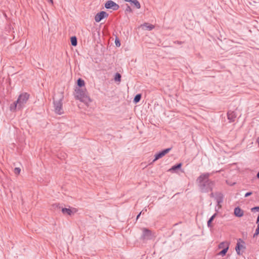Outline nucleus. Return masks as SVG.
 Returning a JSON list of instances; mask_svg holds the SVG:
<instances>
[{"label":"nucleus","mask_w":259,"mask_h":259,"mask_svg":"<svg viewBox=\"0 0 259 259\" xmlns=\"http://www.w3.org/2000/svg\"><path fill=\"white\" fill-rule=\"evenodd\" d=\"M210 176V174L204 173L197 178L196 181L201 192L206 193L212 190L214 183L208 179Z\"/></svg>","instance_id":"nucleus-1"},{"label":"nucleus","mask_w":259,"mask_h":259,"mask_svg":"<svg viewBox=\"0 0 259 259\" xmlns=\"http://www.w3.org/2000/svg\"><path fill=\"white\" fill-rule=\"evenodd\" d=\"M29 98V95L26 93L20 94L17 100L11 105L10 110L11 111H14L17 108L20 109L26 103Z\"/></svg>","instance_id":"nucleus-2"},{"label":"nucleus","mask_w":259,"mask_h":259,"mask_svg":"<svg viewBox=\"0 0 259 259\" xmlns=\"http://www.w3.org/2000/svg\"><path fill=\"white\" fill-rule=\"evenodd\" d=\"M75 98L81 102L87 103L91 102L90 97L87 94L86 89L76 88L75 90Z\"/></svg>","instance_id":"nucleus-3"},{"label":"nucleus","mask_w":259,"mask_h":259,"mask_svg":"<svg viewBox=\"0 0 259 259\" xmlns=\"http://www.w3.org/2000/svg\"><path fill=\"white\" fill-rule=\"evenodd\" d=\"M64 98L63 93H61L59 95V99L58 100H55V97H54V110L56 113L61 115L64 113L62 108V101Z\"/></svg>","instance_id":"nucleus-4"},{"label":"nucleus","mask_w":259,"mask_h":259,"mask_svg":"<svg viewBox=\"0 0 259 259\" xmlns=\"http://www.w3.org/2000/svg\"><path fill=\"white\" fill-rule=\"evenodd\" d=\"M142 231L140 239L143 241L151 240L155 237V233L146 228H142Z\"/></svg>","instance_id":"nucleus-5"},{"label":"nucleus","mask_w":259,"mask_h":259,"mask_svg":"<svg viewBox=\"0 0 259 259\" xmlns=\"http://www.w3.org/2000/svg\"><path fill=\"white\" fill-rule=\"evenodd\" d=\"M105 7L106 9H111L113 10L116 11L119 8V6L118 4L115 3L112 1H108L105 4Z\"/></svg>","instance_id":"nucleus-6"},{"label":"nucleus","mask_w":259,"mask_h":259,"mask_svg":"<svg viewBox=\"0 0 259 259\" xmlns=\"http://www.w3.org/2000/svg\"><path fill=\"white\" fill-rule=\"evenodd\" d=\"M108 14L105 11H101L100 13H97L95 17V20L96 22H99L103 18L107 17Z\"/></svg>","instance_id":"nucleus-7"},{"label":"nucleus","mask_w":259,"mask_h":259,"mask_svg":"<svg viewBox=\"0 0 259 259\" xmlns=\"http://www.w3.org/2000/svg\"><path fill=\"white\" fill-rule=\"evenodd\" d=\"M170 150H171L170 148H167V149H165L159 152V153L156 154L155 155V158L153 160V162H154V161H156L157 160H158V159L162 158L165 154L168 153L170 151Z\"/></svg>","instance_id":"nucleus-8"},{"label":"nucleus","mask_w":259,"mask_h":259,"mask_svg":"<svg viewBox=\"0 0 259 259\" xmlns=\"http://www.w3.org/2000/svg\"><path fill=\"white\" fill-rule=\"evenodd\" d=\"M215 199L218 203V205H220V204L223 201L224 196L222 193L219 192L215 193Z\"/></svg>","instance_id":"nucleus-9"},{"label":"nucleus","mask_w":259,"mask_h":259,"mask_svg":"<svg viewBox=\"0 0 259 259\" xmlns=\"http://www.w3.org/2000/svg\"><path fill=\"white\" fill-rule=\"evenodd\" d=\"M227 116L228 119L230 120V122H233L234 121V119L236 117V115L235 112L229 111L228 112Z\"/></svg>","instance_id":"nucleus-10"},{"label":"nucleus","mask_w":259,"mask_h":259,"mask_svg":"<svg viewBox=\"0 0 259 259\" xmlns=\"http://www.w3.org/2000/svg\"><path fill=\"white\" fill-rule=\"evenodd\" d=\"M243 211L239 207L234 209V214L238 217H241L243 215Z\"/></svg>","instance_id":"nucleus-11"},{"label":"nucleus","mask_w":259,"mask_h":259,"mask_svg":"<svg viewBox=\"0 0 259 259\" xmlns=\"http://www.w3.org/2000/svg\"><path fill=\"white\" fill-rule=\"evenodd\" d=\"M62 212L64 214L66 213L68 215H71L72 212V210L70 209L67 208H63L62 209Z\"/></svg>","instance_id":"nucleus-12"},{"label":"nucleus","mask_w":259,"mask_h":259,"mask_svg":"<svg viewBox=\"0 0 259 259\" xmlns=\"http://www.w3.org/2000/svg\"><path fill=\"white\" fill-rule=\"evenodd\" d=\"M243 246L241 245L239 243H237V245L236 246V251L238 254L240 255V249L243 248Z\"/></svg>","instance_id":"nucleus-13"},{"label":"nucleus","mask_w":259,"mask_h":259,"mask_svg":"<svg viewBox=\"0 0 259 259\" xmlns=\"http://www.w3.org/2000/svg\"><path fill=\"white\" fill-rule=\"evenodd\" d=\"M217 215V213H215L213 215H212L210 218L209 219V220L207 221V226L208 227H211L212 226L211 225V223L212 221L214 220L215 217Z\"/></svg>","instance_id":"nucleus-14"},{"label":"nucleus","mask_w":259,"mask_h":259,"mask_svg":"<svg viewBox=\"0 0 259 259\" xmlns=\"http://www.w3.org/2000/svg\"><path fill=\"white\" fill-rule=\"evenodd\" d=\"M71 43L73 46H76L77 44V38L75 36L71 37Z\"/></svg>","instance_id":"nucleus-15"},{"label":"nucleus","mask_w":259,"mask_h":259,"mask_svg":"<svg viewBox=\"0 0 259 259\" xmlns=\"http://www.w3.org/2000/svg\"><path fill=\"white\" fill-rule=\"evenodd\" d=\"M141 97L142 96L140 94L136 95L134 99V102L136 104L138 103L140 101Z\"/></svg>","instance_id":"nucleus-16"},{"label":"nucleus","mask_w":259,"mask_h":259,"mask_svg":"<svg viewBox=\"0 0 259 259\" xmlns=\"http://www.w3.org/2000/svg\"><path fill=\"white\" fill-rule=\"evenodd\" d=\"M77 85L80 88V87H82L84 85V81L81 79V78H79L78 80H77Z\"/></svg>","instance_id":"nucleus-17"},{"label":"nucleus","mask_w":259,"mask_h":259,"mask_svg":"<svg viewBox=\"0 0 259 259\" xmlns=\"http://www.w3.org/2000/svg\"><path fill=\"white\" fill-rule=\"evenodd\" d=\"M143 26L146 28V29L151 30L154 28V26L152 24H149L148 23H145Z\"/></svg>","instance_id":"nucleus-18"},{"label":"nucleus","mask_w":259,"mask_h":259,"mask_svg":"<svg viewBox=\"0 0 259 259\" xmlns=\"http://www.w3.org/2000/svg\"><path fill=\"white\" fill-rule=\"evenodd\" d=\"M131 3L133 4L137 9H140L141 7L140 4L137 0H133Z\"/></svg>","instance_id":"nucleus-19"},{"label":"nucleus","mask_w":259,"mask_h":259,"mask_svg":"<svg viewBox=\"0 0 259 259\" xmlns=\"http://www.w3.org/2000/svg\"><path fill=\"white\" fill-rule=\"evenodd\" d=\"M121 76L119 73H116L115 75L114 80L115 81L120 82L121 81Z\"/></svg>","instance_id":"nucleus-20"},{"label":"nucleus","mask_w":259,"mask_h":259,"mask_svg":"<svg viewBox=\"0 0 259 259\" xmlns=\"http://www.w3.org/2000/svg\"><path fill=\"white\" fill-rule=\"evenodd\" d=\"M182 165V164L181 163H178L177 165L172 166L170 170H175L178 168H181Z\"/></svg>","instance_id":"nucleus-21"},{"label":"nucleus","mask_w":259,"mask_h":259,"mask_svg":"<svg viewBox=\"0 0 259 259\" xmlns=\"http://www.w3.org/2000/svg\"><path fill=\"white\" fill-rule=\"evenodd\" d=\"M228 250V247H227L223 249L221 251H220L219 254L221 255L224 256V255L226 254Z\"/></svg>","instance_id":"nucleus-22"},{"label":"nucleus","mask_w":259,"mask_h":259,"mask_svg":"<svg viewBox=\"0 0 259 259\" xmlns=\"http://www.w3.org/2000/svg\"><path fill=\"white\" fill-rule=\"evenodd\" d=\"M21 171V169L19 167H16L14 169V172L16 175H19Z\"/></svg>","instance_id":"nucleus-23"},{"label":"nucleus","mask_w":259,"mask_h":259,"mask_svg":"<svg viewBox=\"0 0 259 259\" xmlns=\"http://www.w3.org/2000/svg\"><path fill=\"white\" fill-rule=\"evenodd\" d=\"M115 43L117 47H119L120 46V40L117 38L115 39Z\"/></svg>","instance_id":"nucleus-24"},{"label":"nucleus","mask_w":259,"mask_h":259,"mask_svg":"<svg viewBox=\"0 0 259 259\" xmlns=\"http://www.w3.org/2000/svg\"><path fill=\"white\" fill-rule=\"evenodd\" d=\"M259 234V226H257V228L256 229L255 232L253 234V237H255Z\"/></svg>","instance_id":"nucleus-25"},{"label":"nucleus","mask_w":259,"mask_h":259,"mask_svg":"<svg viewBox=\"0 0 259 259\" xmlns=\"http://www.w3.org/2000/svg\"><path fill=\"white\" fill-rule=\"evenodd\" d=\"M125 12H129V13H131L132 12V10L131 8L128 5H127L126 8L125 9Z\"/></svg>","instance_id":"nucleus-26"},{"label":"nucleus","mask_w":259,"mask_h":259,"mask_svg":"<svg viewBox=\"0 0 259 259\" xmlns=\"http://www.w3.org/2000/svg\"><path fill=\"white\" fill-rule=\"evenodd\" d=\"M252 194V193L251 192H247V193L245 194V197H248V196H249L250 195H251Z\"/></svg>","instance_id":"nucleus-27"},{"label":"nucleus","mask_w":259,"mask_h":259,"mask_svg":"<svg viewBox=\"0 0 259 259\" xmlns=\"http://www.w3.org/2000/svg\"><path fill=\"white\" fill-rule=\"evenodd\" d=\"M252 211L254 210H256V211H258L259 210V207H254L253 208H252L251 209Z\"/></svg>","instance_id":"nucleus-28"},{"label":"nucleus","mask_w":259,"mask_h":259,"mask_svg":"<svg viewBox=\"0 0 259 259\" xmlns=\"http://www.w3.org/2000/svg\"><path fill=\"white\" fill-rule=\"evenodd\" d=\"M256 223L257 224V226H259V213H258V217L257 218V220H256Z\"/></svg>","instance_id":"nucleus-29"},{"label":"nucleus","mask_w":259,"mask_h":259,"mask_svg":"<svg viewBox=\"0 0 259 259\" xmlns=\"http://www.w3.org/2000/svg\"><path fill=\"white\" fill-rule=\"evenodd\" d=\"M210 196L212 198L213 197H215V194H214L213 193H211L210 194Z\"/></svg>","instance_id":"nucleus-30"},{"label":"nucleus","mask_w":259,"mask_h":259,"mask_svg":"<svg viewBox=\"0 0 259 259\" xmlns=\"http://www.w3.org/2000/svg\"><path fill=\"white\" fill-rule=\"evenodd\" d=\"M141 214V212L137 215L136 219L138 220Z\"/></svg>","instance_id":"nucleus-31"},{"label":"nucleus","mask_w":259,"mask_h":259,"mask_svg":"<svg viewBox=\"0 0 259 259\" xmlns=\"http://www.w3.org/2000/svg\"><path fill=\"white\" fill-rule=\"evenodd\" d=\"M124 1H125V2H131V3L133 0H124Z\"/></svg>","instance_id":"nucleus-32"},{"label":"nucleus","mask_w":259,"mask_h":259,"mask_svg":"<svg viewBox=\"0 0 259 259\" xmlns=\"http://www.w3.org/2000/svg\"><path fill=\"white\" fill-rule=\"evenodd\" d=\"M49 2L51 3L52 4H53V0H49Z\"/></svg>","instance_id":"nucleus-33"},{"label":"nucleus","mask_w":259,"mask_h":259,"mask_svg":"<svg viewBox=\"0 0 259 259\" xmlns=\"http://www.w3.org/2000/svg\"><path fill=\"white\" fill-rule=\"evenodd\" d=\"M257 176V178L258 179H259V171H258V173L257 174V176Z\"/></svg>","instance_id":"nucleus-34"},{"label":"nucleus","mask_w":259,"mask_h":259,"mask_svg":"<svg viewBox=\"0 0 259 259\" xmlns=\"http://www.w3.org/2000/svg\"><path fill=\"white\" fill-rule=\"evenodd\" d=\"M223 243L221 244L219 246V247H221V245Z\"/></svg>","instance_id":"nucleus-35"}]
</instances>
